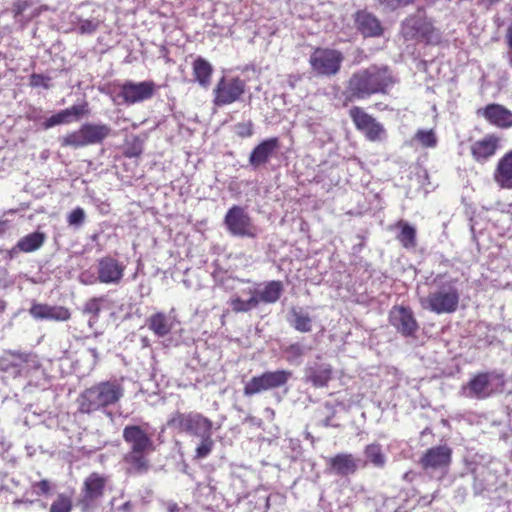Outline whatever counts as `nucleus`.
Returning <instances> with one entry per match:
<instances>
[{
    "label": "nucleus",
    "mask_w": 512,
    "mask_h": 512,
    "mask_svg": "<svg viewBox=\"0 0 512 512\" xmlns=\"http://www.w3.org/2000/svg\"><path fill=\"white\" fill-rule=\"evenodd\" d=\"M102 298H91L89 299L83 308V312L92 315L94 319H97L101 310L100 303Z\"/></svg>",
    "instance_id": "42"
},
{
    "label": "nucleus",
    "mask_w": 512,
    "mask_h": 512,
    "mask_svg": "<svg viewBox=\"0 0 512 512\" xmlns=\"http://www.w3.org/2000/svg\"><path fill=\"white\" fill-rule=\"evenodd\" d=\"M213 432L208 433L200 438V443L195 449L194 458L197 460L207 458L213 450L214 440L212 439Z\"/></svg>",
    "instance_id": "37"
},
{
    "label": "nucleus",
    "mask_w": 512,
    "mask_h": 512,
    "mask_svg": "<svg viewBox=\"0 0 512 512\" xmlns=\"http://www.w3.org/2000/svg\"><path fill=\"white\" fill-rule=\"evenodd\" d=\"M330 469L339 476L354 474L358 469V461L350 453H338L329 458Z\"/></svg>",
    "instance_id": "26"
},
{
    "label": "nucleus",
    "mask_w": 512,
    "mask_h": 512,
    "mask_svg": "<svg viewBox=\"0 0 512 512\" xmlns=\"http://www.w3.org/2000/svg\"><path fill=\"white\" fill-rule=\"evenodd\" d=\"M32 367H36V357L31 353L9 351L0 358V370L14 377L27 374Z\"/></svg>",
    "instance_id": "14"
},
{
    "label": "nucleus",
    "mask_w": 512,
    "mask_h": 512,
    "mask_svg": "<svg viewBox=\"0 0 512 512\" xmlns=\"http://www.w3.org/2000/svg\"><path fill=\"white\" fill-rule=\"evenodd\" d=\"M414 140L425 148H434L437 145V138L433 130H418L414 136Z\"/></svg>",
    "instance_id": "38"
},
{
    "label": "nucleus",
    "mask_w": 512,
    "mask_h": 512,
    "mask_svg": "<svg viewBox=\"0 0 512 512\" xmlns=\"http://www.w3.org/2000/svg\"><path fill=\"white\" fill-rule=\"evenodd\" d=\"M79 280L84 285H92L98 282V276H94L86 271L80 274Z\"/></svg>",
    "instance_id": "48"
},
{
    "label": "nucleus",
    "mask_w": 512,
    "mask_h": 512,
    "mask_svg": "<svg viewBox=\"0 0 512 512\" xmlns=\"http://www.w3.org/2000/svg\"><path fill=\"white\" fill-rule=\"evenodd\" d=\"M20 503H24V501H23V500H15V501L13 502V504H14L15 506H16V505H19ZM25 503H30V504H31V503H32V501H25Z\"/></svg>",
    "instance_id": "58"
},
{
    "label": "nucleus",
    "mask_w": 512,
    "mask_h": 512,
    "mask_svg": "<svg viewBox=\"0 0 512 512\" xmlns=\"http://www.w3.org/2000/svg\"><path fill=\"white\" fill-rule=\"evenodd\" d=\"M107 124H83L78 130L68 133L60 139L61 146L74 149L101 144L111 134Z\"/></svg>",
    "instance_id": "6"
},
{
    "label": "nucleus",
    "mask_w": 512,
    "mask_h": 512,
    "mask_svg": "<svg viewBox=\"0 0 512 512\" xmlns=\"http://www.w3.org/2000/svg\"><path fill=\"white\" fill-rule=\"evenodd\" d=\"M19 251H21V250L19 248H17V245H16L14 248L9 250V252H8L9 258L10 259L14 258L18 254Z\"/></svg>",
    "instance_id": "54"
},
{
    "label": "nucleus",
    "mask_w": 512,
    "mask_h": 512,
    "mask_svg": "<svg viewBox=\"0 0 512 512\" xmlns=\"http://www.w3.org/2000/svg\"><path fill=\"white\" fill-rule=\"evenodd\" d=\"M98 21L92 19H81L78 23V30L81 34H92L98 28Z\"/></svg>",
    "instance_id": "43"
},
{
    "label": "nucleus",
    "mask_w": 512,
    "mask_h": 512,
    "mask_svg": "<svg viewBox=\"0 0 512 512\" xmlns=\"http://www.w3.org/2000/svg\"><path fill=\"white\" fill-rule=\"evenodd\" d=\"M495 378L501 376L491 372L479 373L462 386L461 395L466 398L486 399L493 394L492 380Z\"/></svg>",
    "instance_id": "15"
},
{
    "label": "nucleus",
    "mask_w": 512,
    "mask_h": 512,
    "mask_svg": "<svg viewBox=\"0 0 512 512\" xmlns=\"http://www.w3.org/2000/svg\"><path fill=\"white\" fill-rule=\"evenodd\" d=\"M166 426L198 438L213 432L212 421L198 412L175 411L169 415Z\"/></svg>",
    "instance_id": "5"
},
{
    "label": "nucleus",
    "mask_w": 512,
    "mask_h": 512,
    "mask_svg": "<svg viewBox=\"0 0 512 512\" xmlns=\"http://www.w3.org/2000/svg\"><path fill=\"white\" fill-rule=\"evenodd\" d=\"M235 133L241 138H247L253 134V124L248 122L238 123L235 126Z\"/></svg>",
    "instance_id": "45"
},
{
    "label": "nucleus",
    "mask_w": 512,
    "mask_h": 512,
    "mask_svg": "<svg viewBox=\"0 0 512 512\" xmlns=\"http://www.w3.org/2000/svg\"><path fill=\"white\" fill-rule=\"evenodd\" d=\"M331 417L330 416H327L323 421H322V425L324 427H329L331 426Z\"/></svg>",
    "instance_id": "56"
},
{
    "label": "nucleus",
    "mask_w": 512,
    "mask_h": 512,
    "mask_svg": "<svg viewBox=\"0 0 512 512\" xmlns=\"http://www.w3.org/2000/svg\"><path fill=\"white\" fill-rule=\"evenodd\" d=\"M125 389L120 380L113 379L99 382L85 389L77 398L78 411L91 414L105 411L116 405L124 396Z\"/></svg>",
    "instance_id": "4"
},
{
    "label": "nucleus",
    "mask_w": 512,
    "mask_h": 512,
    "mask_svg": "<svg viewBox=\"0 0 512 512\" xmlns=\"http://www.w3.org/2000/svg\"><path fill=\"white\" fill-rule=\"evenodd\" d=\"M287 361L294 363L297 362L305 353V348L299 343L289 345L285 350Z\"/></svg>",
    "instance_id": "41"
},
{
    "label": "nucleus",
    "mask_w": 512,
    "mask_h": 512,
    "mask_svg": "<svg viewBox=\"0 0 512 512\" xmlns=\"http://www.w3.org/2000/svg\"><path fill=\"white\" fill-rule=\"evenodd\" d=\"M126 265L117 258L107 255L97 260L98 282L106 285H119L124 277Z\"/></svg>",
    "instance_id": "13"
},
{
    "label": "nucleus",
    "mask_w": 512,
    "mask_h": 512,
    "mask_svg": "<svg viewBox=\"0 0 512 512\" xmlns=\"http://www.w3.org/2000/svg\"><path fill=\"white\" fill-rule=\"evenodd\" d=\"M86 219V214L83 208L77 207L72 210L67 216V223L69 226L79 228L81 227Z\"/></svg>",
    "instance_id": "40"
},
{
    "label": "nucleus",
    "mask_w": 512,
    "mask_h": 512,
    "mask_svg": "<svg viewBox=\"0 0 512 512\" xmlns=\"http://www.w3.org/2000/svg\"><path fill=\"white\" fill-rule=\"evenodd\" d=\"M135 510V503L132 501H126L122 505L117 507L118 512H134Z\"/></svg>",
    "instance_id": "50"
},
{
    "label": "nucleus",
    "mask_w": 512,
    "mask_h": 512,
    "mask_svg": "<svg viewBox=\"0 0 512 512\" xmlns=\"http://www.w3.org/2000/svg\"><path fill=\"white\" fill-rule=\"evenodd\" d=\"M493 179L500 188L512 189V150L499 159Z\"/></svg>",
    "instance_id": "25"
},
{
    "label": "nucleus",
    "mask_w": 512,
    "mask_h": 512,
    "mask_svg": "<svg viewBox=\"0 0 512 512\" xmlns=\"http://www.w3.org/2000/svg\"><path fill=\"white\" fill-rule=\"evenodd\" d=\"M343 59L342 53L338 50L317 48L311 54L309 63L316 74L333 76L340 71Z\"/></svg>",
    "instance_id": "10"
},
{
    "label": "nucleus",
    "mask_w": 512,
    "mask_h": 512,
    "mask_svg": "<svg viewBox=\"0 0 512 512\" xmlns=\"http://www.w3.org/2000/svg\"><path fill=\"white\" fill-rule=\"evenodd\" d=\"M510 63H511V65H512V57H511V59H510Z\"/></svg>",
    "instance_id": "61"
},
{
    "label": "nucleus",
    "mask_w": 512,
    "mask_h": 512,
    "mask_svg": "<svg viewBox=\"0 0 512 512\" xmlns=\"http://www.w3.org/2000/svg\"><path fill=\"white\" fill-rule=\"evenodd\" d=\"M108 481V476L96 472L86 477L81 488L77 506H79L82 511L95 509L104 496L105 486Z\"/></svg>",
    "instance_id": "9"
},
{
    "label": "nucleus",
    "mask_w": 512,
    "mask_h": 512,
    "mask_svg": "<svg viewBox=\"0 0 512 512\" xmlns=\"http://www.w3.org/2000/svg\"><path fill=\"white\" fill-rule=\"evenodd\" d=\"M280 148V142L277 137H271L259 143L249 155V164L257 169L266 165Z\"/></svg>",
    "instance_id": "22"
},
{
    "label": "nucleus",
    "mask_w": 512,
    "mask_h": 512,
    "mask_svg": "<svg viewBox=\"0 0 512 512\" xmlns=\"http://www.w3.org/2000/svg\"><path fill=\"white\" fill-rule=\"evenodd\" d=\"M292 377L289 370L266 371L259 376L252 377L244 386L243 394L251 397L268 390L285 386Z\"/></svg>",
    "instance_id": "8"
},
{
    "label": "nucleus",
    "mask_w": 512,
    "mask_h": 512,
    "mask_svg": "<svg viewBox=\"0 0 512 512\" xmlns=\"http://www.w3.org/2000/svg\"><path fill=\"white\" fill-rule=\"evenodd\" d=\"M155 90L156 85L152 81H126L121 85V91L118 96L122 97L126 104L131 105L152 98Z\"/></svg>",
    "instance_id": "17"
},
{
    "label": "nucleus",
    "mask_w": 512,
    "mask_h": 512,
    "mask_svg": "<svg viewBox=\"0 0 512 512\" xmlns=\"http://www.w3.org/2000/svg\"><path fill=\"white\" fill-rule=\"evenodd\" d=\"M413 0H379L380 4L389 10H395L400 6H406Z\"/></svg>",
    "instance_id": "46"
},
{
    "label": "nucleus",
    "mask_w": 512,
    "mask_h": 512,
    "mask_svg": "<svg viewBox=\"0 0 512 512\" xmlns=\"http://www.w3.org/2000/svg\"><path fill=\"white\" fill-rule=\"evenodd\" d=\"M51 78L48 76H45L43 74H37L33 73L30 75V86L32 87H43L44 89H49Z\"/></svg>",
    "instance_id": "44"
},
{
    "label": "nucleus",
    "mask_w": 512,
    "mask_h": 512,
    "mask_svg": "<svg viewBox=\"0 0 512 512\" xmlns=\"http://www.w3.org/2000/svg\"><path fill=\"white\" fill-rule=\"evenodd\" d=\"M428 31V25L419 17L413 16L406 19L403 24V34L405 37L414 38L424 36Z\"/></svg>",
    "instance_id": "33"
},
{
    "label": "nucleus",
    "mask_w": 512,
    "mask_h": 512,
    "mask_svg": "<svg viewBox=\"0 0 512 512\" xmlns=\"http://www.w3.org/2000/svg\"><path fill=\"white\" fill-rule=\"evenodd\" d=\"M289 315V322L297 331L307 333L312 330V320L302 309L292 308Z\"/></svg>",
    "instance_id": "32"
},
{
    "label": "nucleus",
    "mask_w": 512,
    "mask_h": 512,
    "mask_svg": "<svg viewBox=\"0 0 512 512\" xmlns=\"http://www.w3.org/2000/svg\"><path fill=\"white\" fill-rule=\"evenodd\" d=\"M457 282V279L447 274L436 275L429 284V294L420 298L422 308L435 314L454 313L460 301Z\"/></svg>",
    "instance_id": "3"
},
{
    "label": "nucleus",
    "mask_w": 512,
    "mask_h": 512,
    "mask_svg": "<svg viewBox=\"0 0 512 512\" xmlns=\"http://www.w3.org/2000/svg\"><path fill=\"white\" fill-rule=\"evenodd\" d=\"M168 511L169 512H177V511H179V507L175 503L169 504L168 505Z\"/></svg>",
    "instance_id": "55"
},
{
    "label": "nucleus",
    "mask_w": 512,
    "mask_h": 512,
    "mask_svg": "<svg viewBox=\"0 0 512 512\" xmlns=\"http://www.w3.org/2000/svg\"><path fill=\"white\" fill-rule=\"evenodd\" d=\"M72 501L70 497L59 494L50 506L49 512H71Z\"/></svg>",
    "instance_id": "39"
},
{
    "label": "nucleus",
    "mask_w": 512,
    "mask_h": 512,
    "mask_svg": "<svg viewBox=\"0 0 512 512\" xmlns=\"http://www.w3.org/2000/svg\"><path fill=\"white\" fill-rule=\"evenodd\" d=\"M224 224L228 232L237 237L255 238L258 234L257 227L243 207H231L224 218Z\"/></svg>",
    "instance_id": "11"
},
{
    "label": "nucleus",
    "mask_w": 512,
    "mask_h": 512,
    "mask_svg": "<svg viewBox=\"0 0 512 512\" xmlns=\"http://www.w3.org/2000/svg\"><path fill=\"white\" fill-rule=\"evenodd\" d=\"M355 23L358 31L364 37H378L383 32L380 21L371 13L365 11L356 14Z\"/></svg>",
    "instance_id": "27"
},
{
    "label": "nucleus",
    "mask_w": 512,
    "mask_h": 512,
    "mask_svg": "<svg viewBox=\"0 0 512 512\" xmlns=\"http://www.w3.org/2000/svg\"><path fill=\"white\" fill-rule=\"evenodd\" d=\"M266 412L269 413V415L274 416V410L273 409L267 408Z\"/></svg>",
    "instance_id": "59"
},
{
    "label": "nucleus",
    "mask_w": 512,
    "mask_h": 512,
    "mask_svg": "<svg viewBox=\"0 0 512 512\" xmlns=\"http://www.w3.org/2000/svg\"><path fill=\"white\" fill-rule=\"evenodd\" d=\"M332 366L325 362H313L306 365L304 369V382L315 388L326 387L332 379Z\"/></svg>",
    "instance_id": "21"
},
{
    "label": "nucleus",
    "mask_w": 512,
    "mask_h": 512,
    "mask_svg": "<svg viewBox=\"0 0 512 512\" xmlns=\"http://www.w3.org/2000/svg\"><path fill=\"white\" fill-rule=\"evenodd\" d=\"M356 128L362 131L368 140L380 141L385 135L383 125L376 121L371 115L367 114L360 107H353L349 111Z\"/></svg>",
    "instance_id": "16"
},
{
    "label": "nucleus",
    "mask_w": 512,
    "mask_h": 512,
    "mask_svg": "<svg viewBox=\"0 0 512 512\" xmlns=\"http://www.w3.org/2000/svg\"><path fill=\"white\" fill-rule=\"evenodd\" d=\"M452 449L444 444L427 449L419 460L422 469L430 476L442 478L450 468Z\"/></svg>",
    "instance_id": "7"
},
{
    "label": "nucleus",
    "mask_w": 512,
    "mask_h": 512,
    "mask_svg": "<svg viewBox=\"0 0 512 512\" xmlns=\"http://www.w3.org/2000/svg\"><path fill=\"white\" fill-rule=\"evenodd\" d=\"M251 297L248 300H243L240 297L231 299V307L234 312H248L259 305V299L256 295V290H250Z\"/></svg>",
    "instance_id": "36"
},
{
    "label": "nucleus",
    "mask_w": 512,
    "mask_h": 512,
    "mask_svg": "<svg viewBox=\"0 0 512 512\" xmlns=\"http://www.w3.org/2000/svg\"><path fill=\"white\" fill-rule=\"evenodd\" d=\"M501 0H480V3L484 5L487 9L491 6L499 3Z\"/></svg>",
    "instance_id": "52"
},
{
    "label": "nucleus",
    "mask_w": 512,
    "mask_h": 512,
    "mask_svg": "<svg viewBox=\"0 0 512 512\" xmlns=\"http://www.w3.org/2000/svg\"><path fill=\"white\" fill-rule=\"evenodd\" d=\"M390 323L404 336H412L418 330V323L410 308L393 307L389 314Z\"/></svg>",
    "instance_id": "20"
},
{
    "label": "nucleus",
    "mask_w": 512,
    "mask_h": 512,
    "mask_svg": "<svg viewBox=\"0 0 512 512\" xmlns=\"http://www.w3.org/2000/svg\"><path fill=\"white\" fill-rule=\"evenodd\" d=\"M283 291V285L280 281H270L256 295L260 302L275 303L279 300Z\"/></svg>",
    "instance_id": "31"
},
{
    "label": "nucleus",
    "mask_w": 512,
    "mask_h": 512,
    "mask_svg": "<svg viewBox=\"0 0 512 512\" xmlns=\"http://www.w3.org/2000/svg\"><path fill=\"white\" fill-rule=\"evenodd\" d=\"M88 352L91 354V356L94 359L93 363L96 364L97 361H98V351H97V349L95 347H89L88 348Z\"/></svg>",
    "instance_id": "53"
},
{
    "label": "nucleus",
    "mask_w": 512,
    "mask_h": 512,
    "mask_svg": "<svg viewBox=\"0 0 512 512\" xmlns=\"http://www.w3.org/2000/svg\"><path fill=\"white\" fill-rule=\"evenodd\" d=\"M88 113V104L86 102L82 104L73 105L69 108L59 111L58 113L47 118L42 126L44 129H50L60 124H68L72 121H78L84 115Z\"/></svg>",
    "instance_id": "23"
},
{
    "label": "nucleus",
    "mask_w": 512,
    "mask_h": 512,
    "mask_svg": "<svg viewBox=\"0 0 512 512\" xmlns=\"http://www.w3.org/2000/svg\"><path fill=\"white\" fill-rule=\"evenodd\" d=\"M393 83L387 66L371 65L352 74L346 93L351 100H364L374 94L386 93Z\"/></svg>",
    "instance_id": "2"
},
{
    "label": "nucleus",
    "mask_w": 512,
    "mask_h": 512,
    "mask_svg": "<svg viewBox=\"0 0 512 512\" xmlns=\"http://www.w3.org/2000/svg\"><path fill=\"white\" fill-rule=\"evenodd\" d=\"M365 457L364 465H372L375 468L382 469L387 462V456L383 451L382 445L374 442L365 446L363 450Z\"/></svg>",
    "instance_id": "29"
},
{
    "label": "nucleus",
    "mask_w": 512,
    "mask_h": 512,
    "mask_svg": "<svg viewBox=\"0 0 512 512\" xmlns=\"http://www.w3.org/2000/svg\"><path fill=\"white\" fill-rule=\"evenodd\" d=\"M36 495L48 494L50 492V484L47 480H41L32 485Z\"/></svg>",
    "instance_id": "47"
},
{
    "label": "nucleus",
    "mask_w": 512,
    "mask_h": 512,
    "mask_svg": "<svg viewBox=\"0 0 512 512\" xmlns=\"http://www.w3.org/2000/svg\"><path fill=\"white\" fill-rule=\"evenodd\" d=\"M212 73L213 67L206 59L198 57L194 60L193 75L201 87L207 88L210 86Z\"/></svg>",
    "instance_id": "30"
},
{
    "label": "nucleus",
    "mask_w": 512,
    "mask_h": 512,
    "mask_svg": "<svg viewBox=\"0 0 512 512\" xmlns=\"http://www.w3.org/2000/svg\"><path fill=\"white\" fill-rule=\"evenodd\" d=\"M45 241V234L41 232L31 233L21 238L17 243V248L23 252H33L39 249Z\"/></svg>",
    "instance_id": "35"
},
{
    "label": "nucleus",
    "mask_w": 512,
    "mask_h": 512,
    "mask_svg": "<svg viewBox=\"0 0 512 512\" xmlns=\"http://www.w3.org/2000/svg\"><path fill=\"white\" fill-rule=\"evenodd\" d=\"M147 326L157 337H165L172 330L173 321L165 313L158 312L147 319Z\"/></svg>",
    "instance_id": "28"
},
{
    "label": "nucleus",
    "mask_w": 512,
    "mask_h": 512,
    "mask_svg": "<svg viewBox=\"0 0 512 512\" xmlns=\"http://www.w3.org/2000/svg\"><path fill=\"white\" fill-rule=\"evenodd\" d=\"M501 138L496 134H487L473 142L470 151L473 159L481 164L489 161L501 148Z\"/></svg>",
    "instance_id": "19"
},
{
    "label": "nucleus",
    "mask_w": 512,
    "mask_h": 512,
    "mask_svg": "<svg viewBox=\"0 0 512 512\" xmlns=\"http://www.w3.org/2000/svg\"><path fill=\"white\" fill-rule=\"evenodd\" d=\"M506 40L509 48L512 50V25H510L507 29Z\"/></svg>",
    "instance_id": "51"
},
{
    "label": "nucleus",
    "mask_w": 512,
    "mask_h": 512,
    "mask_svg": "<svg viewBox=\"0 0 512 512\" xmlns=\"http://www.w3.org/2000/svg\"><path fill=\"white\" fill-rule=\"evenodd\" d=\"M246 83L239 77H222L216 84L214 93V104L224 106L238 101L244 94Z\"/></svg>",
    "instance_id": "12"
},
{
    "label": "nucleus",
    "mask_w": 512,
    "mask_h": 512,
    "mask_svg": "<svg viewBox=\"0 0 512 512\" xmlns=\"http://www.w3.org/2000/svg\"><path fill=\"white\" fill-rule=\"evenodd\" d=\"M147 423L143 425H127L122 437L128 445V451L123 455L122 463L126 474L140 476L146 474L151 463L149 456L156 450L152 435L148 432Z\"/></svg>",
    "instance_id": "1"
},
{
    "label": "nucleus",
    "mask_w": 512,
    "mask_h": 512,
    "mask_svg": "<svg viewBox=\"0 0 512 512\" xmlns=\"http://www.w3.org/2000/svg\"><path fill=\"white\" fill-rule=\"evenodd\" d=\"M30 5V0H17V2L14 5L15 14L20 15L24 13Z\"/></svg>",
    "instance_id": "49"
},
{
    "label": "nucleus",
    "mask_w": 512,
    "mask_h": 512,
    "mask_svg": "<svg viewBox=\"0 0 512 512\" xmlns=\"http://www.w3.org/2000/svg\"><path fill=\"white\" fill-rule=\"evenodd\" d=\"M397 227L401 229L397 235V240L404 248H414L416 246V229L403 220L397 223Z\"/></svg>",
    "instance_id": "34"
},
{
    "label": "nucleus",
    "mask_w": 512,
    "mask_h": 512,
    "mask_svg": "<svg viewBox=\"0 0 512 512\" xmlns=\"http://www.w3.org/2000/svg\"><path fill=\"white\" fill-rule=\"evenodd\" d=\"M476 114L497 128L509 129L512 127V111L501 104H488L483 108H479Z\"/></svg>",
    "instance_id": "18"
},
{
    "label": "nucleus",
    "mask_w": 512,
    "mask_h": 512,
    "mask_svg": "<svg viewBox=\"0 0 512 512\" xmlns=\"http://www.w3.org/2000/svg\"><path fill=\"white\" fill-rule=\"evenodd\" d=\"M408 478H409V473H406V474L404 475V479H408Z\"/></svg>",
    "instance_id": "60"
},
{
    "label": "nucleus",
    "mask_w": 512,
    "mask_h": 512,
    "mask_svg": "<svg viewBox=\"0 0 512 512\" xmlns=\"http://www.w3.org/2000/svg\"><path fill=\"white\" fill-rule=\"evenodd\" d=\"M5 225H6V222L0 220V235L5 232Z\"/></svg>",
    "instance_id": "57"
},
{
    "label": "nucleus",
    "mask_w": 512,
    "mask_h": 512,
    "mask_svg": "<svg viewBox=\"0 0 512 512\" xmlns=\"http://www.w3.org/2000/svg\"><path fill=\"white\" fill-rule=\"evenodd\" d=\"M29 313L36 320L67 321L71 316L69 310L65 307L40 303L33 304Z\"/></svg>",
    "instance_id": "24"
}]
</instances>
